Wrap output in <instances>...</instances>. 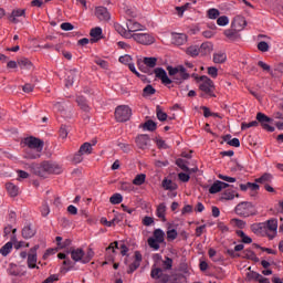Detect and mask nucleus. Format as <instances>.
Segmentation results:
<instances>
[{
  "mask_svg": "<svg viewBox=\"0 0 283 283\" xmlns=\"http://www.w3.org/2000/svg\"><path fill=\"white\" fill-rule=\"evenodd\" d=\"M41 214L43 216V218H46V216H50V206L48 205V202H44L41 208H40Z\"/></svg>",
  "mask_w": 283,
  "mask_h": 283,
  "instance_id": "nucleus-60",
  "label": "nucleus"
},
{
  "mask_svg": "<svg viewBox=\"0 0 283 283\" xmlns=\"http://www.w3.org/2000/svg\"><path fill=\"white\" fill-rule=\"evenodd\" d=\"M199 81H201L199 84L200 98H216V84L207 75H201Z\"/></svg>",
  "mask_w": 283,
  "mask_h": 283,
  "instance_id": "nucleus-3",
  "label": "nucleus"
},
{
  "mask_svg": "<svg viewBox=\"0 0 283 283\" xmlns=\"http://www.w3.org/2000/svg\"><path fill=\"white\" fill-rule=\"evenodd\" d=\"M231 222L238 229H244L247 227V221H244L242 219H232Z\"/></svg>",
  "mask_w": 283,
  "mask_h": 283,
  "instance_id": "nucleus-58",
  "label": "nucleus"
},
{
  "mask_svg": "<svg viewBox=\"0 0 283 283\" xmlns=\"http://www.w3.org/2000/svg\"><path fill=\"white\" fill-rule=\"evenodd\" d=\"M119 63H123L124 65L132 64V55H122L119 56Z\"/></svg>",
  "mask_w": 283,
  "mask_h": 283,
  "instance_id": "nucleus-62",
  "label": "nucleus"
},
{
  "mask_svg": "<svg viewBox=\"0 0 283 283\" xmlns=\"http://www.w3.org/2000/svg\"><path fill=\"white\" fill-rule=\"evenodd\" d=\"M94 145H96V143H84L80 149H78V153L82 155V156H90V154H92V147H94Z\"/></svg>",
  "mask_w": 283,
  "mask_h": 283,
  "instance_id": "nucleus-28",
  "label": "nucleus"
},
{
  "mask_svg": "<svg viewBox=\"0 0 283 283\" xmlns=\"http://www.w3.org/2000/svg\"><path fill=\"white\" fill-rule=\"evenodd\" d=\"M176 165L177 167H179V169H181L182 171L189 172L191 171V169H189V163L182 158H178L176 159Z\"/></svg>",
  "mask_w": 283,
  "mask_h": 283,
  "instance_id": "nucleus-41",
  "label": "nucleus"
},
{
  "mask_svg": "<svg viewBox=\"0 0 283 283\" xmlns=\"http://www.w3.org/2000/svg\"><path fill=\"white\" fill-rule=\"evenodd\" d=\"M74 78H76V75L74 73V71H70L69 75L66 77V86L67 87H72V85H74Z\"/></svg>",
  "mask_w": 283,
  "mask_h": 283,
  "instance_id": "nucleus-57",
  "label": "nucleus"
},
{
  "mask_svg": "<svg viewBox=\"0 0 283 283\" xmlns=\"http://www.w3.org/2000/svg\"><path fill=\"white\" fill-rule=\"evenodd\" d=\"M146 178H147V176L145 174H139L134 178L133 185H136L137 187H140V185H145V179Z\"/></svg>",
  "mask_w": 283,
  "mask_h": 283,
  "instance_id": "nucleus-48",
  "label": "nucleus"
},
{
  "mask_svg": "<svg viewBox=\"0 0 283 283\" xmlns=\"http://www.w3.org/2000/svg\"><path fill=\"white\" fill-rule=\"evenodd\" d=\"M234 213L240 218H251V216H258V210L253 203L243 201L235 206Z\"/></svg>",
  "mask_w": 283,
  "mask_h": 283,
  "instance_id": "nucleus-4",
  "label": "nucleus"
},
{
  "mask_svg": "<svg viewBox=\"0 0 283 283\" xmlns=\"http://www.w3.org/2000/svg\"><path fill=\"white\" fill-rule=\"evenodd\" d=\"M34 235H36V229H34L32 224H27L23 227L22 238H24V240H30V238H34Z\"/></svg>",
  "mask_w": 283,
  "mask_h": 283,
  "instance_id": "nucleus-24",
  "label": "nucleus"
},
{
  "mask_svg": "<svg viewBox=\"0 0 283 283\" xmlns=\"http://www.w3.org/2000/svg\"><path fill=\"white\" fill-rule=\"evenodd\" d=\"M18 65L21 67V70H32L33 64L28 57H22L18 60Z\"/></svg>",
  "mask_w": 283,
  "mask_h": 283,
  "instance_id": "nucleus-32",
  "label": "nucleus"
},
{
  "mask_svg": "<svg viewBox=\"0 0 283 283\" xmlns=\"http://www.w3.org/2000/svg\"><path fill=\"white\" fill-rule=\"evenodd\" d=\"M6 189L11 198H17V196H19V187L14 186V184H7Z\"/></svg>",
  "mask_w": 283,
  "mask_h": 283,
  "instance_id": "nucleus-33",
  "label": "nucleus"
},
{
  "mask_svg": "<svg viewBox=\"0 0 283 283\" xmlns=\"http://www.w3.org/2000/svg\"><path fill=\"white\" fill-rule=\"evenodd\" d=\"M168 242H174L178 238V231L176 229H168L166 232Z\"/></svg>",
  "mask_w": 283,
  "mask_h": 283,
  "instance_id": "nucleus-50",
  "label": "nucleus"
},
{
  "mask_svg": "<svg viewBox=\"0 0 283 283\" xmlns=\"http://www.w3.org/2000/svg\"><path fill=\"white\" fill-rule=\"evenodd\" d=\"M147 242H148V247L150 249H153L154 251H158L160 249V244H163V242H160L156 239H153L151 237L148 238Z\"/></svg>",
  "mask_w": 283,
  "mask_h": 283,
  "instance_id": "nucleus-44",
  "label": "nucleus"
},
{
  "mask_svg": "<svg viewBox=\"0 0 283 283\" xmlns=\"http://www.w3.org/2000/svg\"><path fill=\"white\" fill-rule=\"evenodd\" d=\"M7 273H9V275H13L14 277H21V276L25 275V272L21 271V266L17 265L14 263L9 264Z\"/></svg>",
  "mask_w": 283,
  "mask_h": 283,
  "instance_id": "nucleus-22",
  "label": "nucleus"
},
{
  "mask_svg": "<svg viewBox=\"0 0 283 283\" xmlns=\"http://www.w3.org/2000/svg\"><path fill=\"white\" fill-rule=\"evenodd\" d=\"M153 240H157V242H161L165 244V231L163 229H155L153 232Z\"/></svg>",
  "mask_w": 283,
  "mask_h": 283,
  "instance_id": "nucleus-29",
  "label": "nucleus"
},
{
  "mask_svg": "<svg viewBox=\"0 0 283 283\" xmlns=\"http://www.w3.org/2000/svg\"><path fill=\"white\" fill-rule=\"evenodd\" d=\"M244 250V244H238L234 247L233 250L229 249L227 250L228 255H230V258H240V254L235 253L239 251H243Z\"/></svg>",
  "mask_w": 283,
  "mask_h": 283,
  "instance_id": "nucleus-39",
  "label": "nucleus"
},
{
  "mask_svg": "<svg viewBox=\"0 0 283 283\" xmlns=\"http://www.w3.org/2000/svg\"><path fill=\"white\" fill-rule=\"evenodd\" d=\"M76 103L83 112H90V105L87 104V99L84 96H77Z\"/></svg>",
  "mask_w": 283,
  "mask_h": 283,
  "instance_id": "nucleus-31",
  "label": "nucleus"
},
{
  "mask_svg": "<svg viewBox=\"0 0 283 283\" xmlns=\"http://www.w3.org/2000/svg\"><path fill=\"white\" fill-rule=\"evenodd\" d=\"M20 143H43V139L36 138L34 136H29L21 138Z\"/></svg>",
  "mask_w": 283,
  "mask_h": 283,
  "instance_id": "nucleus-56",
  "label": "nucleus"
},
{
  "mask_svg": "<svg viewBox=\"0 0 283 283\" xmlns=\"http://www.w3.org/2000/svg\"><path fill=\"white\" fill-rule=\"evenodd\" d=\"M220 191H222L220 186V180H217L209 188V193H220Z\"/></svg>",
  "mask_w": 283,
  "mask_h": 283,
  "instance_id": "nucleus-53",
  "label": "nucleus"
},
{
  "mask_svg": "<svg viewBox=\"0 0 283 283\" xmlns=\"http://www.w3.org/2000/svg\"><path fill=\"white\" fill-rule=\"evenodd\" d=\"M30 170L34 176H39V178H48L52 174H61L63 168L54 161H42L40 164H31Z\"/></svg>",
  "mask_w": 283,
  "mask_h": 283,
  "instance_id": "nucleus-1",
  "label": "nucleus"
},
{
  "mask_svg": "<svg viewBox=\"0 0 283 283\" xmlns=\"http://www.w3.org/2000/svg\"><path fill=\"white\" fill-rule=\"evenodd\" d=\"M187 34L185 33H174L172 34V44L174 45H185L187 43Z\"/></svg>",
  "mask_w": 283,
  "mask_h": 283,
  "instance_id": "nucleus-25",
  "label": "nucleus"
},
{
  "mask_svg": "<svg viewBox=\"0 0 283 283\" xmlns=\"http://www.w3.org/2000/svg\"><path fill=\"white\" fill-rule=\"evenodd\" d=\"M39 249H40L39 244L30 249L28 254V261H27L29 269H39V266H36V261H38L36 251H39Z\"/></svg>",
  "mask_w": 283,
  "mask_h": 283,
  "instance_id": "nucleus-10",
  "label": "nucleus"
},
{
  "mask_svg": "<svg viewBox=\"0 0 283 283\" xmlns=\"http://www.w3.org/2000/svg\"><path fill=\"white\" fill-rule=\"evenodd\" d=\"M163 188L166 191H174V190H176V185H174V181H171L170 179H164L163 180Z\"/></svg>",
  "mask_w": 283,
  "mask_h": 283,
  "instance_id": "nucleus-47",
  "label": "nucleus"
},
{
  "mask_svg": "<svg viewBox=\"0 0 283 283\" xmlns=\"http://www.w3.org/2000/svg\"><path fill=\"white\" fill-rule=\"evenodd\" d=\"M93 258H94V250H92V248H90L86 253L84 252L83 264H90V262H92Z\"/></svg>",
  "mask_w": 283,
  "mask_h": 283,
  "instance_id": "nucleus-49",
  "label": "nucleus"
},
{
  "mask_svg": "<svg viewBox=\"0 0 283 283\" xmlns=\"http://www.w3.org/2000/svg\"><path fill=\"white\" fill-rule=\"evenodd\" d=\"M210 52H213V44L211 42H203L199 46V54H201V56H207Z\"/></svg>",
  "mask_w": 283,
  "mask_h": 283,
  "instance_id": "nucleus-26",
  "label": "nucleus"
},
{
  "mask_svg": "<svg viewBox=\"0 0 283 283\" xmlns=\"http://www.w3.org/2000/svg\"><path fill=\"white\" fill-rule=\"evenodd\" d=\"M208 74H209V76H211V78H218V67L209 66Z\"/></svg>",
  "mask_w": 283,
  "mask_h": 283,
  "instance_id": "nucleus-63",
  "label": "nucleus"
},
{
  "mask_svg": "<svg viewBox=\"0 0 283 283\" xmlns=\"http://www.w3.org/2000/svg\"><path fill=\"white\" fill-rule=\"evenodd\" d=\"M95 17L98 21H109L112 19L109 11L105 7H97L95 9Z\"/></svg>",
  "mask_w": 283,
  "mask_h": 283,
  "instance_id": "nucleus-14",
  "label": "nucleus"
},
{
  "mask_svg": "<svg viewBox=\"0 0 283 283\" xmlns=\"http://www.w3.org/2000/svg\"><path fill=\"white\" fill-rule=\"evenodd\" d=\"M116 249H118V241L112 242L106 248V260H108V262H114L116 258Z\"/></svg>",
  "mask_w": 283,
  "mask_h": 283,
  "instance_id": "nucleus-17",
  "label": "nucleus"
},
{
  "mask_svg": "<svg viewBox=\"0 0 283 283\" xmlns=\"http://www.w3.org/2000/svg\"><path fill=\"white\" fill-rule=\"evenodd\" d=\"M165 213H167V206L165 203H160L157 207L156 216H157V218H160L165 222Z\"/></svg>",
  "mask_w": 283,
  "mask_h": 283,
  "instance_id": "nucleus-42",
  "label": "nucleus"
},
{
  "mask_svg": "<svg viewBox=\"0 0 283 283\" xmlns=\"http://www.w3.org/2000/svg\"><path fill=\"white\" fill-rule=\"evenodd\" d=\"M207 14L209 19H218L220 17V10L212 8L208 10Z\"/></svg>",
  "mask_w": 283,
  "mask_h": 283,
  "instance_id": "nucleus-59",
  "label": "nucleus"
},
{
  "mask_svg": "<svg viewBox=\"0 0 283 283\" xmlns=\"http://www.w3.org/2000/svg\"><path fill=\"white\" fill-rule=\"evenodd\" d=\"M126 28L130 34H137L136 32H140L143 30V24L134 20H127Z\"/></svg>",
  "mask_w": 283,
  "mask_h": 283,
  "instance_id": "nucleus-20",
  "label": "nucleus"
},
{
  "mask_svg": "<svg viewBox=\"0 0 283 283\" xmlns=\"http://www.w3.org/2000/svg\"><path fill=\"white\" fill-rule=\"evenodd\" d=\"M67 253L71 254L73 261L81 262L83 264V260H85V251L83 248H71Z\"/></svg>",
  "mask_w": 283,
  "mask_h": 283,
  "instance_id": "nucleus-13",
  "label": "nucleus"
},
{
  "mask_svg": "<svg viewBox=\"0 0 283 283\" xmlns=\"http://www.w3.org/2000/svg\"><path fill=\"white\" fill-rule=\"evenodd\" d=\"M115 28H116L118 34L124 36V39H132V33L128 31V29L123 28V25H120V24H117Z\"/></svg>",
  "mask_w": 283,
  "mask_h": 283,
  "instance_id": "nucleus-43",
  "label": "nucleus"
},
{
  "mask_svg": "<svg viewBox=\"0 0 283 283\" xmlns=\"http://www.w3.org/2000/svg\"><path fill=\"white\" fill-rule=\"evenodd\" d=\"M247 277V282H256L258 277H260V273L255 272V271H250L247 272L245 274Z\"/></svg>",
  "mask_w": 283,
  "mask_h": 283,
  "instance_id": "nucleus-51",
  "label": "nucleus"
},
{
  "mask_svg": "<svg viewBox=\"0 0 283 283\" xmlns=\"http://www.w3.org/2000/svg\"><path fill=\"white\" fill-rule=\"evenodd\" d=\"M19 17L25 18V9H13L11 14L8 17V20L11 23H19Z\"/></svg>",
  "mask_w": 283,
  "mask_h": 283,
  "instance_id": "nucleus-21",
  "label": "nucleus"
},
{
  "mask_svg": "<svg viewBox=\"0 0 283 283\" xmlns=\"http://www.w3.org/2000/svg\"><path fill=\"white\" fill-rule=\"evenodd\" d=\"M235 197L240 198V195L235 193L234 190L228 189L222 193L221 199L222 200H233V198H235Z\"/></svg>",
  "mask_w": 283,
  "mask_h": 283,
  "instance_id": "nucleus-38",
  "label": "nucleus"
},
{
  "mask_svg": "<svg viewBox=\"0 0 283 283\" xmlns=\"http://www.w3.org/2000/svg\"><path fill=\"white\" fill-rule=\"evenodd\" d=\"M258 50H260V52H269V43L265 41L259 42Z\"/></svg>",
  "mask_w": 283,
  "mask_h": 283,
  "instance_id": "nucleus-64",
  "label": "nucleus"
},
{
  "mask_svg": "<svg viewBox=\"0 0 283 283\" xmlns=\"http://www.w3.org/2000/svg\"><path fill=\"white\" fill-rule=\"evenodd\" d=\"M23 147H25V153L29 155V158H41V151H43V143H25Z\"/></svg>",
  "mask_w": 283,
  "mask_h": 283,
  "instance_id": "nucleus-6",
  "label": "nucleus"
},
{
  "mask_svg": "<svg viewBox=\"0 0 283 283\" xmlns=\"http://www.w3.org/2000/svg\"><path fill=\"white\" fill-rule=\"evenodd\" d=\"M154 74L156 78L161 81L163 85H171V83H174V81L167 75V71H165L163 67L155 69Z\"/></svg>",
  "mask_w": 283,
  "mask_h": 283,
  "instance_id": "nucleus-11",
  "label": "nucleus"
},
{
  "mask_svg": "<svg viewBox=\"0 0 283 283\" xmlns=\"http://www.w3.org/2000/svg\"><path fill=\"white\" fill-rule=\"evenodd\" d=\"M12 241L7 242L1 249H0V253L1 255H3V258H7V255H10V253H12Z\"/></svg>",
  "mask_w": 283,
  "mask_h": 283,
  "instance_id": "nucleus-37",
  "label": "nucleus"
},
{
  "mask_svg": "<svg viewBox=\"0 0 283 283\" xmlns=\"http://www.w3.org/2000/svg\"><path fill=\"white\" fill-rule=\"evenodd\" d=\"M109 202H111V205H120V202H123V195H120V193H114V195L109 198Z\"/></svg>",
  "mask_w": 283,
  "mask_h": 283,
  "instance_id": "nucleus-52",
  "label": "nucleus"
},
{
  "mask_svg": "<svg viewBox=\"0 0 283 283\" xmlns=\"http://www.w3.org/2000/svg\"><path fill=\"white\" fill-rule=\"evenodd\" d=\"M156 115L158 120H160V123H165V120H167V118H169V115H167V113L163 112V108L160 107V105L156 106Z\"/></svg>",
  "mask_w": 283,
  "mask_h": 283,
  "instance_id": "nucleus-40",
  "label": "nucleus"
},
{
  "mask_svg": "<svg viewBox=\"0 0 283 283\" xmlns=\"http://www.w3.org/2000/svg\"><path fill=\"white\" fill-rule=\"evenodd\" d=\"M154 94H156V88H154V86L151 84H148L144 87V90H143L144 97L154 96Z\"/></svg>",
  "mask_w": 283,
  "mask_h": 283,
  "instance_id": "nucleus-46",
  "label": "nucleus"
},
{
  "mask_svg": "<svg viewBox=\"0 0 283 283\" xmlns=\"http://www.w3.org/2000/svg\"><path fill=\"white\" fill-rule=\"evenodd\" d=\"M150 277L153 280H159V283H168L171 280V276L169 274H165L163 268H158L156 264L151 266Z\"/></svg>",
  "mask_w": 283,
  "mask_h": 283,
  "instance_id": "nucleus-9",
  "label": "nucleus"
},
{
  "mask_svg": "<svg viewBox=\"0 0 283 283\" xmlns=\"http://www.w3.org/2000/svg\"><path fill=\"white\" fill-rule=\"evenodd\" d=\"M143 129H147L148 132H156L158 128V124L153 119L146 120L143 125Z\"/></svg>",
  "mask_w": 283,
  "mask_h": 283,
  "instance_id": "nucleus-36",
  "label": "nucleus"
},
{
  "mask_svg": "<svg viewBox=\"0 0 283 283\" xmlns=\"http://www.w3.org/2000/svg\"><path fill=\"white\" fill-rule=\"evenodd\" d=\"M255 182H258L259 185H270V182H273V175L270 172H265L261 177L256 178Z\"/></svg>",
  "mask_w": 283,
  "mask_h": 283,
  "instance_id": "nucleus-27",
  "label": "nucleus"
},
{
  "mask_svg": "<svg viewBox=\"0 0 283 283\" xmlns=\"http://www.w3.org/2000/svg\"><path fill=\"white\" fill-rule=\"evenodd\" d=\"M140 262H143V254L140 251H135V261L129 265L127 273L132 274L140 268Z\"/></svg>",
  "mask_w": 283,
  "mask_h": 283,
  "instance_id": "nucleus-18",
  "label": "nucleus"
},
{
  "mask_svg": "<svg viewBox=\"0 0 283 283\" xmlns=\"http://www.w3.org/2000/svg\"><path fill=\"white\" fill-rule=\"evenodd\" d=\"M158 63V59L156 57H144V65L147 67H154Z\"/></svg>",
  "mask_w": 283,
  "mask_h": 283,
  "instance_id": "nucleus-54",
  "label": "nucleus"
},
{
  "mask_svg": "<svg viewBox=\"0 0 283 283\" xmlns=\"http://www.w3.org/2000/svg\"><path fill=\"white\" fill-rule=\"evenodd\" d=\"M122 191H134V185H132V182H127V181H122L120 182V188Z\"/></svg>",
  "mask_w": 283,
  "mask_h": 283,
  "instance_id": "nucleus-55",
  "label": "nucleus"
},
{
  "mask_svg": "<svg viewBox=\"0 0 283 283\" xmlns=\"http://www.w3.org/2000/svg\"><path fill=\"white\" fill-rule=\"evenodd\" d=\"M172 268H174V259L169 256H165V260L161 261V270L171 271Z\"/></svg>",
  "mask_w": 283,
  "mask_h": 283,
  "instance_id": "nucleus-34",
  "label": "nucleus"
},
{
  "mask_svg": "<svg viewBox=\"0 0 283 283\" xmlns=\"http://www.w3.org/2000/svg\"><path fill=\"white\" fill-rule=\"evenodd\" d=\"M132 118V108L127 105H119L115 108V120L127 123Z\"/></svg>",
  "mask_w": 283,
  "mask_h": 283,
  "instance_id": "nucleus-5",
  "label": "nucleus"
},
{
  "mask_svg": "<svg viewBox=\"0 0 283 283\" xmlns=\"http://www.w3.org/2000/svg\"><path fill=\"white\" fill-rule=\"evenodd\" d=\"M227 62V53H214L213 54V63H226Z\"/></svg>",
  "mask_w": 283,
  "mask_h": 283,
  "instance_id": "nucleus-45",
  "label": "nucleus"
},
{
  "mask_svg": "<svg viewBox=\"0 0 283 283\" xmlns=\"http://www.w3.org/2000/svg\"><path fill=\"white\" fill-rule=\"evenodd\" d=\"M250 229L255 235L266 238V228L264 227V222L253 223L251 224Z\"/></svg>",
  "mask_w": 283,
  "mask_h": 283,
  "instance_id": "nucleus-15",
  "label": "nucleus"
},
{
  "mask_svg": "<svg viewBox=\"0 0 283 283\" xmlns=\"http://www.w3.org/2000/svg\"><path fill=\"white\" fill-rule=\"evenodd\" d=\"M217 24L224 27V25H229V17L227 15H221L217 19Z\"/></svg>",
  "mask_w": 283,
  "mask_h": 283,
  "instance_id": "nucleus-61",
  "label": "nucleus"
},
{
  "mask_svg": "<svg viewBox=\"0 0 283 283\" xmlns=\"http://www.w3.org/2000/svg\"><path fill=\"white\" fill-rule=\"evenodd\" d=\"M231 28H234L235 30H239V32H242L244 28H247V19L242 15L234 17Z\"/></svg>",
  "mask_w": 283,
  "mask_h": 283,
  "instance_id": "nucleus-16",
  "label": "nucleus"
},
{
  "mask_svg": "<svg viewBox=\"0 0 283 283\" xmlns=\"http://www.w3.org/2000/svg\"><path fill=\"white\" fill-rule=\"evenodd\" d=\"M273 119L269 116H266V114L259 112L256 114V120H252L249 123H241V129L242 132H244V129H250V127H258L259 125H261L262 129H265V132H275V127L269 125V123H272Z\"/></svg>",
  "mask_w": 283,
  "mask_h": 283,
  "instance_id": "nucleus-2",
  "label": "nucleus"
},
{
  "mask_svg": "<svg viewBox=\"0 0 283 283\" xmlns=\"http://www.w3.org/2000/svg\"><path fill=\"white\" fill-rule=\"evenodd\" d=\"M177 70L179 75L174 77V83L176 85H182V81H188L190 75L187 73V69H185L182 65H178Z\"/></svg>",
  "mask_w": 283,
  "mask_h": 283,
  "instance_id": "nucleus-12",
  "label": "nucleus"
},
{
  "mask_svg": "<svg viewBox=\"0 0 283 283\" xmlns=\"http://www.w3.org/2000/svg\"><path fill=\"white\" fill-rule=\"evenodd\" d=\"M72 269H74V263H72V260H70V258L64 259L63 268H61V273H70Z\"/></svg>",
  "mask_w": 283,
  "mask_h": 283,
  "instance_id": "nucleus-35",
  "label": "nucleus"
},
{
  "mask_svg": "<svg viewBox=\"0 0 283 283\" xmlns=\"http://www.w3.org/2000/svg\"><path fill=\"white\" fill-rule=\"evenodd\" d=\"M130 39H134L139 45H151L156 43V38L149 33H130Z\"/></svg>",
  "mask_w": 283,
  "mask_h": 283,
  "instance_id": "nucleus-8",
  "label": "nucleus"
},
{
  "mask_svg": "<svg viewBox=\"0 0 283 283\" xmlns=\"http://www.w3.org/2000/svg\"><path fill=\"white\" fill-rule=\"evenodd\" d=\"M186 54L188 56H191L192 59H196V56H199L200 54V46L198 45H190L186 49Z\"/></svg>",
  "mask_w": 283,
  "mask_h": 283,
  "instance_id": "nucleus-30",
  "label": "nucleus"
},
{
  "mask_svg": "<svg viewBox=\"0 0 283 283\" xmlns=\"http://www.w3.org/2000/svg\"><path fill=\"white\" fill-rule=\"evenodd\" d=\"M265 227V235L269 240H275L277 238V219L272 218L263 222Z\"/></svg>",
  "mask_w": 283,
  "mask_h": 283,
  "instance_id": "nucleus-7",
  "label": "nucleus"
},
{
  "mask_svg": "<svg viewBox=\"0 0 283 283\" xmlns=\"http://www.w3.org/2000/svg\"><path fill=\"white\" fill-rule=\"evenodd\" d=\"M90 35L92 39L90 40L91 43H98L103 39V29L101 27H96L91 29Z\"/></svg>",
  "mask_w": 283,
  "mask_h": 283,
  "instance_id": "nucleus-23",
  "label": "nucleus"
},
{
  "mask_svg": "<svg viewBox=\"0 0 283 283\" xmlns=\"http://www.w3.org/2000/svg\"><path fill=\"white\" fill-rule=\"evenodd\" d=\"M223 34L229 39V41H240V39H242L240 31L235 30L233 27H231V29H227Z\"/></svg>",
  "mask_w": 283,
  "mask_h": 283,
  "instance_id": "nucleus-19",
  "label": "nucleus"
}]
</instances>
